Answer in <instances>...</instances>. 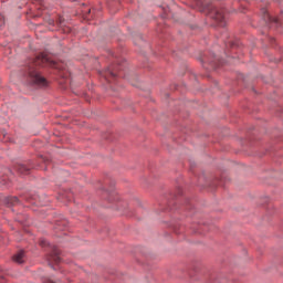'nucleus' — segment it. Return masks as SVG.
I'll use <instances>...</instances> for the list:
<instances>
[{"label": "nucleus", "mask_w": 283, "mask_h": 283, "mask_svg": "<svg viewBox=\"0 0 283 283\" xmlns=\"http://www.w3.org/2000/svg\"><path fill=\"white\" fill-rule=\"evenodd\" d=\"M39 65H49L50 67H55V70H61V64L56 63L48 53H40L36 55L35 60L33 61V64L29 66V76L35 85H40L41 87H45L48 85V80L45 77L41 76V73L34 69Z\"/></svg>", "instance_id": "f257e3e1"}, {"label": "nucleus", "mask_w": 283, "mask_h": 283, "mask_svg": "<svg viewBox=\"0 0 283 283\" xmlns=\"http://www.w3.org/2000/svg\"><path fill=\"white\" fill-rule=\"evenodd\" d=\"M211 0H199L198 6H201L203 10H208L210 19H213L218 25L224 28L227 25V20L224 19V11L218 8L209 7Z\"/></svg>", "instance_id": "f03ea898"}, {"label": "nucleus", "mask_w": 283, "mask_h": 283, "mask_svg": "<svg viewBox=\"0 0 283 283\" xmlns=\"http://www.w3.org/2000/svg\"><path fill=\"white\" fill-rule=\"evenodd\" d=\"M59 254H60L59 249L53 245L52 247V253H50L46 256V260H48L50 266H52V264L61 263V256H59Z\"/></svg>", "instance_id": "7ed1b4c3"}, {"label": "nucleus", "mask_w": 283, "mask_h": 283, "mask_svg": "<svg viewBox=\"0 0 283 283\" xmlns=\"http://www.w3.org/2000/svg\"><path fill=\"white\" fill-rule=\"evenodd\" d=\"M25 252L19 251L17 254L13 255V262H17V264H23L25 262Z\"/></svg>", "instance_id": "20e7f679"}, {"label": "nucleus", "mask_w": 283, "mask_h": 283, "mask_svg": "<svg viewBox=\"0 0 283 283\" xmlns=\"http://www.w3.org/2000/svg\"><path fill=\"white\" fill-rule=\"evenodd\" d=\"M104 78H106V81H109V78H116V73L114 72V70L112 67H108L105 71Z\"/></svg>", "instance_id": "39448f33"}, {"label": "nucleus", "mask_w": 283, "mask_h": 283, "mask_svg": "<svg viewBox=\"0 0 283 283\" xmlns=\"http://www.w3.org/2000/svg\"><path fill=\"white\" fill-rule=\"evenodd\" d=\"M6 202H7L8 207H15V205H19V198H17V197H8L6 199Z\"/></svg>", "instance_id": "423d86ee"}, {"label": "nucleus", "mask_w": 283, "mask_h": 283, "mask_svg": "<svg viewBox=\"0 0 283 283\" xmlns=\"http://www.w3.org/2000/svg\"><path fill=\"white\" fill-rule=\"evenodd\" d=\"M18 171L19 174H28V169L23 165L18 166Z\"/></svg>", "instance_id": "0eeeda50"}, {"label": "nucleus", "mask_w": 283, "mask_h": 283, "mask_svg": "<svg viewBox=\"0 0 283 283\" xmlns=\"http://www.w3.org/2000/svg\"><path fill=\"white\" fill-rule=\"evenodd\" d=\"M6 23V18H3V14L0 13V28Z\"/></svg>", "instance_id": "6e6552de"}, {"label": "nucleus", "mask_w": 283, "mask_h": 283, "mask_svg": "<svg viewBox=\"0 0 283 283\" xmlns=\"http://www.w3.org/2000/svg\"><path fill=\"white\" fill-rule=\"evenodd\" d=\"M268 21H274V23H277V19L271 18V15H266Z\"/></svg>", "instance_id": "1a4fd4ad"}, {"label": "nucleus", "mask_w": 283, "mask_h": 283, "mask_svg": "<svg viewBox=\"0 0 283 283\" xmlns=\"http://www.w3.org/2000/svg\"><path fill=\"white\" fill-rule=\"evenodd\" d=\"M40 244H41V247H48V241L42 240V241L40 242Z\"/></svg>", "instance_id": "9d476101"}, {"label": "nucleus", "mask_w": 283, "mask_h": 283, "mask_svg": "<svg viewBox=\"0 0 283 283\" xmlns=\"http://www.w3.org/2000/svg\"><path fill=\"white\" fill-rule=\"evenodd\" d=\"M0 136H3V138H6V136H7L6 130H2V132L0 133Z\"/></svg>", "instance_id": "9b49d317"}, {"label": "nucleus", "mask_w": 283, "mask_h": 283, "mask_svg": "<svg viewBox=\"0 0 283 283\" xmlns=\"http://www.w3.org/2000/svg\"><path fill=\"white\" fill-rule=\"evenodd\" d=\"M63 24V18H60V25Z\"/></svg>", "instance_id": "f8f14e48"}, {"label": "nucleus", "mask_w": 283, "mask_h": 283, "mask_svg": "<svg viewBox=\"0 0 283 283\" xmlns=\"http://www.w3.org/2000/svg\"><path fill=\"white\" fill-rule=\"evenodd\" d=\"M0 283H3V281H0Z\"/></svg>", "instance_id": "ddd939ff"}]
</instances>
